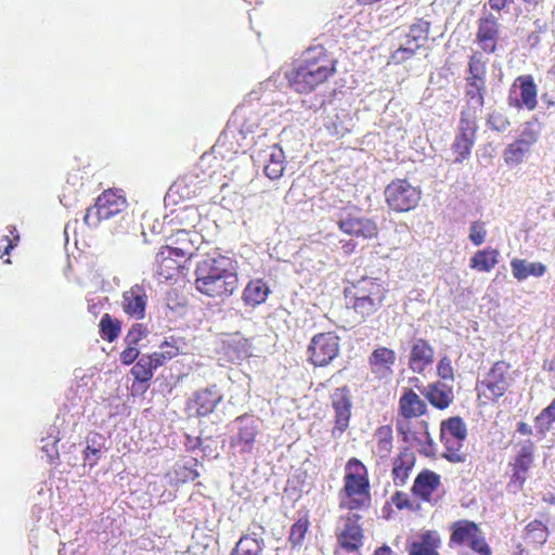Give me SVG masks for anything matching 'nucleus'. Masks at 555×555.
<instances>
[{"instance_id":"nucleus-1","label":"nucleus","mask_w":555,"mask_h":555,"mask_svg":"<svg viewBox=\"0 0 555 555\" xmlns=\"http://www.w3.org/2000/svg\"><path fill=\"white\" fill-rule=\"evenodd\" d=\"M195 275V288L208 297H229L238 286L234 261L218 250L203 255L196 264Z\"/></svg>"},{"instance_id":"nucleus-2","label":"nucleus","mask_w":555,"mask_h":555,"mask_svg":"<svg viewBox=\"0 0 555 555\" xmlns=\"http://www.w3.org/2000/svg\"><path fill=\"white\" fill-rule=\"evenodd\" d=\"M334 72V59L322 46H314L293 63L292 68L285 72V78L296 92L308 93L326 81Z\"/></svg>"},{"instance_id":"nucleus-3","label":"nucleus","mask_w":555,"mask_h":555,"mask_svg":"<svg viewBox=\"0 0 555 555\" xmlns=\"http://www.w3.org/2000/svg\"><path fill=\"white\" fill-rule=\"evenodd\" d=\"M344 293L347 307L365 321L383 307L387 288L377 279L363 276L346 286Z\"/></svg>"},{"instance_id":"nucleus-4","label":"nucleus","mask_w":555,"mask_h":555,"mask_svg":"<svg viewBox=\"0 0 555 555\" xmlns=\"http://www.w3.org/2000/svg\"><path fill=\"white\" fill-rule=\"evenodd\" d=\"M231 448H238L241 453H251L256 438L261 433V420L251 414L237 416L231 424Z\"/></svg>"},{"instance_id":"nucleus-5","label":"nucleus","mask_w":555,"mask_h":555,"mask_svg":"<svg viewBox=\"0 0 555 555\" xmlns=\"http://www.w3.org/2000/svg\"><path fill=\"white\" fill-rule=\"evenodd\" d=\"M517 453L509 463L511 478L507 483V490L512 493H517L522 489L525 481L528 478V473L533 464L535 446L532 440L526 439L516 444Z\"/></svg>"},{"instance_id":"nucleus-6","label":"nucleus","mask_w":555,"mask_h":555,"mask_svg":"<svg viewBox=\"0 0 555 555\" xmlns=\"http://www.w3.org/2000/svg\"><path fill=\"white\" fill-rule=\"evenodd\" d=\"M126 208V199L112 191L103 192L93 206H90L83 216L89 228H96L101 221L108 220Z\"/></svg>"},{"instance_id":"nucleus-7","label":"nucleus","mask_w":555,"mask_h":555,"mask_svg":"<svg viewBox=\"0 0 555 555\" xmlns=\"http://www.w3.org/2000/svg\"><path fill=\"white\" fill-rule=\"evenodd\" d=\"M385 197L392 210L404 212L416 207L421 199V191L408 180L398 179L387 185Z\"/></svg>"},{"instance_id":"nucleus-8","label":"nucleus","mask_w":555,"mask_h":555,"mask_svg":"<svg viewBox=\"0 0 555 555\" xmlns=\"http://www.w3.org/2000/svg\"><path fill=\"white\" fill-rule=\"evenodd\" d=\"M360 519L359 514L349 513L346 517H341L337 525V544L347 553L358 552L363 546L364 533L359 525Z\"/></svg>"},{"instance_id":"nucleus-9","label":"nucleus","mask_w":555,"mask_h":555,"mask_svg":"<svg viewBox=\"0 0 555 555\" xmlns=\"http://www.w3.org/2000/svg\"><path fill=\"white\" fill-rule=\"evenodd\" d=\"M336 223L344 233L364 240L375 237L378 233L374 220L360 217L348 208H343L336 216Z\"/></svg>"},{"instance_id":"nucleus-10","label":"nucleus","mask_w":555,"mask_h":555,"mask_svg":"<svg viewBox=\"0 0 555 555\" xmlns=\"http://www.w3.org/2000/svg\"><path fill=\"white\" fill-rule=\"evenodd\" d=\"M338 352L339 337L333 332L314 335L308 347L309 359L317 366L327 365Z\"/></svg>"},{"instance_id":"nucleus-11","label":"nucleus","mask_w":555,"mask_h":555,"mask_svg":"<svg viewBox=\"0 0 555 555\" xmlns=\"http://www.w3.org/2000/svg\"><path fill=\"white\" fill-rule=\"evenodd\" d=\"M331 404L335 411L332 436L339 438L348 428L351 416L352 403L349 389L346 386L336 388L331 396Z\"/></svg>"},{"instance_id":"nucleus-12","label":"nucleus","mask_w":555,"mask_h":555,"mask_svg":"<svg viewBox=\"0 0 555 555\" xmlns=\"http://www.w3.org/2000/svg\"><path fill=\"white\" fill-rule=\"evenodd\" d=\"M509 367V364L505 361H498L493 364L485 379L480 383L489 391V395L483 391L487 398L499 399L506 392L513 380Z\"/></svg>"},{"instance_id":"nucleus-13","label":"nucleus","mask_w":555,"mask_h":555,"mask_svg":"<svg viewBox=\"0 0 555 555\" xmlns=\"http://www.w3.org/2000/svg\"><path fill=\"white\" fill-rule=\"evenodd\" d=\"M255 163H263L264 175L270 180L280 179L285 170V154L278 145L272 144L253 154Z\"/></svg>"},{"instance_id":"nucleus-14","label":"nucleus","mask_w":555,"mask_h":555,"mask_svg":"<svg viewBox=\"0 0 555 555\" xmlns=\"http://www.w3.org/2000/svg\"><path fill=\"white\" fill-rule=\"evenodd\" d=\"M509 105L526 106L533 109L537 106V86L531 76H519L513 83L509 95Z\"/></svg>"},{"instance_id":"nucleus-15","label":"nucleus","mask_w":555,"mask_h":555,"mask_svg":"<svg viewBox=\"0 0 555 555\" xmlns=\"http://www.w3.org/2000/svg\"><path fill=\"white\" fill-rule=\"evenodd\" d=\"M147 305L146 289L143 284H134L121 295L122 311L134 320L145 317Z\"/></svg>"},{"instance_id":"nucleus-16","label":"nucleus","mask_w":555,"mask_h":555,"mask_svg":"<svg viewBox=\"0 0 555 555\" xmlns=\"http://www.w3.org/2000/svg\"><path fill=\"white\" fill-rule=\"evenodd\" d=\"M499 18L487 13L479 18L477 42L486 53H494L499 39Z\"/></svg>"},{"instance_id":"nucleus-17","label":"nucleus","mask_w":555,"mask_h":555,"mask_svg":"<svg viewBox=\"0 0 555 555\" xmlns=\"http://www.w3.org/2000/svg\"><path fill=\"white\" fill-rule=\"evenodd\" d=\"M434 348L424 338H414L411 344L409 367L414 373H423L434 363Z\"/></svg>"},{"instance_id":"nucleus-18","label":"nucleus","mask_w":555,"mask_h":555,"mask_svg":"<svg viewBox=\"0 0 555 555\" xmlns=\"http://www.w3.org/2000/svg\"><path fill=\"white\" fill-rule=\"evenodd\" d=\"M222 399L223 395L216 385L194 392L193 403L196 416L203 417L211 414Z\"/></svg>"},{"instance_id":"nucleus-19","label":"nucleus","mask_w":555,"mask_h":555,"mask_svg":"<svg viewBox=\"0 0 555 555\" xmlns=\"http://www.w3.org/2000/svg\"><path fill=\"white\" fill-rule=\"evenodd\" d=\"M397 359L396 352L386 347H378L369 357L372 373L378 378H386L392 374V365Z\"/></svg>"},{"instance_id":"nucleus-20","label":"nucleus","mask_w":555,"mask_h":555,"mask_svg":"<svg viewBox=\"0 0 555 555\" xmlns=\"http://www.w3.org/2000/svg\"><path fill=\"white\" fill-rule=\"evenodd\" d=\"M255 528L258 531L253 530L243 534L230 555H263L266 544L262 534L264 529L261 526Z\"/></svg>"},{"instance_id":"nucleus-21","label":"nucleus","mask_w":555,"mask_h":555,"mask_svg":"<svg viewBox=\"0 0 555 555\" xmlns=\"http://www.w3.org/2000/svg\"><path fill=\"white\" fill-rule=\"evenodd\" d=\"M486 93V81H466L464 92L466 105L461 112H469L479 115L485 105Z\"/></svg>"},{"instance_id":"nucleus-22","label":"nucleus","mask_w":555,"mask_h":555,"mask_svg":"<svg viewBox=\"0 0 555 555\" xmlns=\"http://www.w3.org/2000/svg\"><path fill=\"white\" fill-rule=\"evenodd\" d=\"M170 253L168 248H160L156 254L153 276L159 282L170 280L180 268V262L171 258Z\"/></svg>"},{"instance_id":"nucleus-23","label":"nucleus","mask_w":555,"mask_h":555,"mask_svg":"<svg viewBox=\"0 0 555 555\" xmlns=\"http://www.w3.org/2000/svg\"><path fill=\"white\" fill-rule=\"evenodd\" d=\"M439 483L440 476L438 474L431 470H423L417 475L412 491L423 500L428 501Z\"/></svg>"},{"instance_id":"nucleus-24","label":"nucleus","mask_w":555,"mask_h":555,"mask_svg":"<svg viewBox=\"0 0 555 555\" xmlns=\"http://www.w3.org/2000/svg\"><path fill=\"white\" fill-rule=\"evenodd\" d=\"M269 294L270 288L267 283L261 279H257L248 282L244 288L242 298L245 305L256 307L263 304Z\"/></svg>"},{"instance_id":"nucleus-25","label":"nucleus","mask_w":555,"mask_h":555,"mask_svg":"<svg viewBox=\"0 0 555 555\" xmlns=\"http://www.w3.org/2000/svg\"><path fill=\"white\" fill-rule=\"evenodd\" d=\"M398 34L399 42L396 49L391 53V60L397 63H403L410 60L416 51L422 47L417 41H413L411 37H408V33L399 29L396 30Z\"/></svg>"},{"instance_id":"nucleus-26","label":"nucleus","mask_w":555,"mask_h":555,"mask_svg":"<svg viewBox=\"0 0 555 555\" xmlns=\"http://www.w3.org/2000/svg\"><path fill=\"white\" fill-rule=\"evenodd\" d=\"M400 412L404 418L423 415L426 412V403L412 389L405 391L399 401Z\"/></svg>"},{"instance_id":"nucleus-27","label":"nucleus","mask_w":555,"mask_h":555,"mask_svg":"<svg viewBox=\"0 0 555 555\" xmlns=\"http://www.w3.org/2000/svg\"><path fill=\"white\" fill-rule=\"evenodd\" d=\"M415 463L414 453L408 449L400 453L395 460L392 467L393 482L396 486H403Z\"/></svg>"},{"instance_id":"nucleus-28","label":"nucleus","mask_w":555,"mask_h":555,"mask_svg":"<svg viewBox=\"0 0 555 555\" xmlns=\"http://www.w3.org/2000/svg\"><path fill=\"white\" fill-rule=\"evenodd\" d=\"M426 399L437 409L443 410L450 405L453 400V392L444 384L429 385L424 392Z\"/></svg>"},{"instance_id":"nucleus-29","label":"nucleus","mask_w":555,"mask_h":555,"mask_svg":"<svg viewBox=\"0 0 555 555\" xmlns=\"http://www.w3.org/2000/svg\"><path fill=\"white\" fill-rule=\"evenodd\" d=\"M512 272L518 281L526 280L529 276H542L545 273V266L541 262H529L524 259H513L511 261Z\"/></svg>"},{"instance_id":"nucleus-30","label":"nucleus","mask_w":555,"mask_h":555,"mask_svg":"<svg viewBox=\"0 0 555 555\" xmlns=\"http://www.w3.org/2000/svg\"><path fill=\"white\" fill-rule=\"evenodd\" d=\"M499 251L493 248L478 250L470 258L469 267L479 272H489L498 263Z\"/></svg>"},{"instance_id":"nucleus-31","label":"nucleus","mask_w":555,"mask_h":555,"mask_svg":"<svg viewBox=\"0 0 555 555\" xmlns=\"http://www.w3.org/2000/svg\"><path fill=\"white\" fill-rule=\"evenodd\" d=\"M550 535L548 528L541 520L534 519L525 528V540L535 547L543 546Z\"/></svg>"},{"instance_id":"nucleus-32","label":"nucleus","mask_w":555,"mask_h":555,"mask_svg":"<svg viewBox=\"0 0 555 555\" xmlns=\"http://www.w3.org/2000/svg\"><path fill=\"white\" fill-rule=\"evenodd\" d=\"M340 494H347L348 496L370 495L367 479L357 474H347L345 476L344 489Z\"/></svg>"},{"instance_id":"nucleus-33","label":"nucleus","mask_w":555,"mask_h":555,"mask_svg":"<svg viewBox=\"0 0 555 555\" xmlns=\"http://www.w3.org/2000/svg\"><path fill=\"white\" fill-rule=\"evenodd\" d=\"M444 446L442 456L451 463H464L466 461V453L463 451L465 440L454 439L452 437H440Z\"/></svg>"},{"instance_id":"nucleus-34","label":"nucleus","mask_w":555,"mask_h":555,"mask_svg":"<svg viewBox=\"0 0 555 555\" xmlns=\"http://www.w3.org/2000/svg\"><path fill=\"white\" fill-rule=\"evenodd\" d=\"M478 114L461 112L456 135L475 142L478 130Z\"/></svg>"},{"instance_id":"nucleus-35","label":"nucleus","mask_w":555,"mask_h":555,"mask_svg":"<svg viewBox=\"0 0 555 555\" xmlns=\"http://www.w3.org/2000/svg\"><path fill=\"white\" fill-rule=\"evenodd\" d=\"M440 437L465 440L467 428L464 421L460 416H453L443 421L440 426Z\"/></svg>"},{"instance_id":"nucleus-36","label":"nucleus","mask_w":555,"mask_h":555,"mask_svg":"<svg viewBox=\"0 0 555 555\" xmlns=\"http://www.w3.org/2000/svg\"><path fill=\"white\" fill-rule=\"evenodd\" d=\"M479 530L477 525L468 520H460L453 524L451 542L456 544L467 543Z\"/></svg>"},{"instance_id":"nucleus-37","label":"nucleus","mask_w":555,"mask_h":555,"mask_svg":"<svg viewBox=\"0 0 555 555\" xmlns=\"http://www.w3.org/2000/svg\"><path fill=\"white\" fill-rule=\"evenodd\" d=\"M324 125L331 134L344 137L350 131L351 120L349 115L341 111L340 113H336L334 116H327Z\"/></svg>"},{"instance_id":"nucleus-38","label":"nucleus","mask_w":555,"mask_h":555,"mask_svg":"<svg viewBox=\"0 0 555 555\" xmlns=\"http://www.w3.org/2000/svg\"><path fill=\"white\" fill-rule=\"evenodd\" d=\"M59 429L53 426L49 428L47 437L41 439V451L46 453L50 463L59 457L57 442L60 441Z\"/></svg>"},{"instance_id":"nucleus-39","label":"nucleus","mask_w":555,"mask_h":555,"mask_svg":"<svg viewBox=\"0 0 555 555\" xmlns=\"http://www.w3.org/2000/svg\"><path fill=\"white\" fill-rule=\"evenodd\" d=\"M529 151L530 150L528 147L516 140L506 146L503 154L504 160L511 167L517 166L524 160Z\"/></svg>"},{"instance_id":"nucleus-40","label":"nucleus","mask_w":555,"mask_h":555,"mask_svg":"<svg viewBox=\"0 0 555 555\" xmlns=\"http://www.w3.org/2000/svg\"><path fill=\"white\" fill-rule=\"evenodd\" d=\"M555 422V401H552L548 406L543 409L540 414L534 418L535 428L538 434L544 436Z\"/></svg>"},{"instance_id":"nucleus-41","label":"nucleus","mask_w":555,"mask_h":555,"mask_svg":"<svg viewBox=\"0 0 555 555\" xmlns=\"http://www.w3.org/2000/svg\"><path fill=\"white\" fill-rule=\"evenodd\" d=\"M100 330L102 337L112 343L120 334V322L105 313L100 321Z\"/></svg>"},{"instance_id":"nucleus-42","label":"nucleus","mask_w":555,"mask_h":555,"mask_svg":"<svg viewBox=\"0 0 555 555\" xmlns=\"http://www.w3.org/2000/svg\"><path fill=\"white\" fill-rule=\"evenodd\" d=\"M131 374L134 379L140 383H147L154 375V369L151 365V360L143 354L138 362L132 366Z\"/></svg>"},{"instance_id":"nucleus-43","label":"nucleus","mask_w":555,"mask_h":555,"mask_svg":"<svg viewBox=\"0 0 555 555\" xmlns=\"http://www.w3.org/2000/svg\"><path fill=\"white\" fill-rule=\"evenodd\" d=\"M466 81H486V64L481 56L474 54L468 63V75Z\"/></svg>"},{"instance_id":"nucleus-44","label":"nucleus","mask_w":555,"mask_h":555,"mask_svg":"<svg viewBox=\"0 0 555 555\" xmlns=\"http://www.w3.org/2000/svg\"><path fill=\"white\" fill-rule=\"evenodd\" d=\"M370 495L348 496L347 494H340L339 496V507L350 512L365 508L370 505Z\"/></svg>"},{"instance_id":"nucleus-45","label":"nucleus","mask_w":555,"mask_h":555,"mask_svg":"<svg viewBox=\"0 0 555 555\" xmlns=\"http://www.w3.org/2000/svg\"><path fill=\"white\" fill-rule=\"evenodd\" d=\"M242 117L244 120L241 124V133L251 134L258 127V116L254 112H247L246 108H238L235 111V118Z\"/></svg>"},{"instance_id":"nucleus-46","label":"nucleus","mask_w":555,"mask_h":555,"mask_svg":"<svg viewBox=\"0 0 555 555\" xmlns=\"http://www.w3.org/2000/svg\"><path fill=\"white\" fill-rule=\"evenodd\" d=\"M429 28L430 23L420 18L409 27V31H406L408 37H411L413 41H417L423 46L428 39Z\"/></svg>"},{"instance_id":"nucleus-47","label":"nucleus","mask_w":555,"mask_h":555,"mask_svg":"<svg viewBox=\"0 0 555 555\" xmlns=\"http://www.w3.org/2000/svg\"><path fill=\"white\" fill-rule=\"evenodd\" d=\"M486 125L489 129L503 133L509 128L511 122L505 114L499 111H493L488 114Z\"/></svg>"},{"instance_id":"nucleus-48","label":"nucleus","mask_w":555,"mask_h":555,"mask_svg":"<svg viewBox=\"0 0 555 555\" xmlns=\"http://www.w3.org/2000/svg\"><path fill=\"white\" fill-rule=\"evenodd\" d=\"M532 26L533 28L526 37V42L530 48H535L541 42V35L547 31L548 24L544 18H535Z\"/></svg>"},{"instance_id":"nucleus-49","label":"nucleus","mask_w":555,"mask_h":555,"mask_svg":"<svg viewBox=\"0 0 555 555\" xmlns=\"http://www.w3.org/2000/svg\"><path fill=\"white\" fill-rule=\"evenodd\" d=\"M474 144V141L455 135L454 142L452 143V151L456 154L454 162L462 163L468 158Z\"/></svg>"},{"instance_id":"nucleus-50","label":"nucleus","mask_w":555,"mask_h":555,"mask_svg":"<svg viewBox=\"0 0 555 555\" xmlns=\"http://www.w3.org/2000/svg\"><path fill=\"white\" fill-rule=\"evenodd\" d=\"M418 428L422 429V442H417L416 446L420 447V452L426 456H430L434 454L435 442L428 433V424L425 421H422L417 424Z\"/></svg>"},{"instance_id":"nucleus-51","label":"nucleus","mask_w":555,"mask_h":555,"mask_svg":"<svg viewBox=\"0 0 555 555\" xmlns=\"http://www.w3.org/2000/svg\"><path fill=\"white\" fill-rule=\"evenodd\" d=\"M307 529L308 521L306 519H299L291 527L288 541L293 546H297L302 543Z\"/></svg>"},{"instance_id":"nucleus-52","label":"nucleus","mask_w":555,"mask_h":555,"mask_svg":"<svg viewBox=\"0 0 555 555\" xmlns=\"http://www.w3.org/2000/svg\"><path fill=\"white\" fill-rule=\"evenodd\" d=\"M487 230L483 222L474 221L469 227V240L475 246H480L485 243Z\"/></svg>"},{"instance_id":"nucleus-53","label":"nucleus","mask_w":555,"mask_h":555,"mask_svg":"<svg viewBox=\"0 0 555 555\" xmlns=\"http://www.w3.org/2000/svg\"><path fill=\"white\" fill-rule=\"evenodd\" d=\"M147 334L146 327L141 323H135L128 331L125 338L127 346H137L138 343Z\"/></svg>"},{"instance_id":"nucleus-54","label":"nucleus","mask_w":555,"mask_h":555,"mask_svg":"<svg viewBox=\"0 0 555 555\" xmlns=\"http://www.w3.org/2000/svg\"><path fill=\"white\" fill-rule=\"evenodd\" d=\"M539 137V133L532 128L531 125H526L525 129L521 131L519 138L517 139L518 142H521L522 145L528 147L529 150L531 146L537 142Z\"/></svg>"},{"instance_id":"nucleus-55","label":"nucleus","mask_w":555,"mask_h":555,"mask_svg":"<svg viewBox=\"0 0 555 555\" xmlns=\"http://www.w3.org/2000/svg\"><path fill=\"white\" fill-rule=\"evenodd\" d=\"M437 372L442 379H453V367L451 360L448 357H443L439 361Z\"/></svg>"},{"instance_id":"nucleus-56","label":"nucleus","mask_w":555,"mask_h":555,"mask_svg":"<svg viewBox=\"0 0 555 555\" xmlns=\"http://www.w3.org/2000/svg\"><path fill=\"white\" fill-rule=\"evenodd\" d=\"M101 452L102 451L100 446L95 447L94 442L92 444L88 442V446L85 450L86 464H89L91 467L94 466L100 459Z\"/></svg>"},{"instance_id":"nucleus-57","label":"nucleus","mask_w":555,"mask_h":555,"mask_svg":"<svg viewBox=\"0 0 555 555\" xmlns=\"http://www.w3.org/2000/svg\"><path fill=\"white\" fill-rule=\"evenodd\" d=\"M176 339L171 338V341L165 340L160 344L159 351L165 354L162 356L163 359L171 360L179 354V347L176 345Z\"/></svg>"},{"instance_id":"nucleus-58","label":"nucleus","mask_w":555,"mask_h":555,"mask_svg":"<svg viewBox=\"0 0 555 555\" xmlns=\"http://www.w3.org/2000/svg\"><path fill=\"white\" fill-rule=\"evenodd\" d=\"M140 352L135 346H127V348L120 353V361L125 365L132 364L139 357Z\"/></svg>"},{"instance_id":"nucleus-59","label":"nucleus","mask_w":555,"mask_h":555,"mask_svg":"<svg viewBox=\"0 0 555 555\" xmlns=\"http://www.w3.org/2000/svg\"><path fill=\"white\" fill-rule=\"evenodd\" d=\"M467 544L477 553L482 552L487 546H489L486 543L480 530L477 531V533L467 542Z\"/></svg>"},{"instance_id":"nucleus-60","label":"nucleus","mask_w":555,"mask_h":555,"mask_svg":"<svg viewBox=\"0 0 555 555\" xmlns=\"http://www.w3.org/2000/svg\"><path fill=\"white\" fill-rule=\"evenodd\" d=\"M410 555H439L433 547H427L422 544H412Z\"/></svg>"},{"instance_id":"nucleus-61","label":"nucleus","mask_w":555,"mask_h":555,"mask_svg":"<svg viewBox=\"0 0 555 555\" xmlns=\"http://www.w3.org/2000/svg\"><path fill=\"white\" fill-rule=\"evenodd\" d=\"M392 502L395 503V505L399 508V509H402V508H410L411 507V504H410V501H409V498L406 494L404 493H401V492H397L393 496H392Z\"/></svg>"},{"instance_id":"nucleus-62","label":"nucleus","mask_w":555,"mask_h":555,"mask_svg":"<svg viewBox=\"0 0 555 555\" xmlns=\"http://www.w3.org/2000/svg\"><path fill=\"white\" fill-rule=\"evenodd\" d=\"M396 428L405 442L410 441V424L406 420L397 421Z\"/></svg>"},{"instance_id":"nucleus-63","label":"nucleus","mask_w":555,"mask_h":555,"mask_svg":"<svg viewBox=\"0 0 555 555\" xmlns=\"http://www.w3.org/2000/svg\"><path fill=\"white\" fill-rule=\"evenodd\" d=\"M162 356H165L162 351H155L152 354H147L146 357L151 360V365L154 371L165 364L169 359H163Z\"/></svg>"},{"instance_id":"nucleus-64","label":"nucleus","mask_w":555,"mask_h":555,"mask_svg":"<svg viewBox=\"0 0 555 555\" xmlns=\"http://www.w3.org/2000/svg\"><path fill=\"white\" fill-rule=\"evenodd\" d=\"M392 448L391 437L382 438L377 443V450L382 456H386Z\"/></svg>"}]
</instances>
